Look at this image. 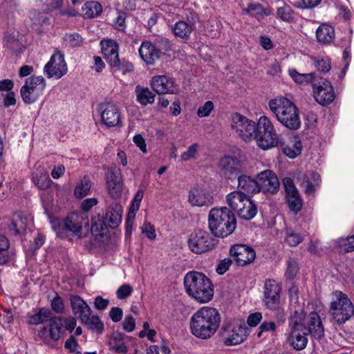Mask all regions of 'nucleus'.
Listing matches in <instances>:
<instances>
[{
	"instance_id": "nucleus-55",
	"label": "nucleus",
	"mask_w": 354,
	"mask_h": 354,
	"mask_svg": "<svg viewBox=\"0 0 354 354\" xmlns=\"http://www.w3.org/2000/svg\"><path fill=\"white\" fill-rule=\"evenodd\" d=\"M303 241L302 236L297 233L290 232L287 233L286 236V243L292 247L297 245Z\"/></svg>"
},
{
	"instance_id": "nucleus-54",
	"label": "nucleus",
	"mask_w": 354,
	"mask_h": 354,
	"mask_svg": "<svg viewBox=\"0 0 354 354\" xmlns=\"http://www.w3.org/2000/svg\"><path fill=\"white\" fill-rule=\"evenodd\" d=\"M133 288L129 284L124 283L121 286L116 292V295L119 299H124L131 295Z\"/></svg>"
},
{
	"instance_id": "nucleus-48",
	"label": "nucleus",
	"mask_w": 354,
	"mask_h": 354,
	"mask_svg": "<svg viewBox=\"0 0 354 354\" xmlns=\"http://www.w3.org/2000/svg\"><path fill=\"white\" fill-rule=\"evenodd\" d=\"M282 184L286 192V196L299 192L291 178L284 177L282 180Z\"/></svg>"
},
{
	"instance_id": "nucleus-42",
	"label": "nucleus",
	"mask_w": 354,
	"mask_h": 354,
	"mask_svg": "<svg viewBox=\"0 0 354 354\" xmlns=\"http://www.w3.org/2000/svg\"><path fill=\"white\" fill-rule=\"evenodd\" d=\"M50 311L47 309L41 308L39 312L30 318V324H39L50 319Z\"/></svg>"
},
{
	"instance_id": "nucleus-4",
	"label": "nucleus",
	"mask_w": 354,
	"mask_h": 354,
	"mask_svg": "<svg viewBox=\"0 0 354 354\" xmlns=\"http://www.w3.org/2000/svg\"><path fill=\"white\" fill-rule=\"evenodd\" d=\"M186 292L200 303L209 302L213 298L214 289L210 279L203 273L189 272L184 277Z\"/></svg>"
},
{
	"instance_id": "nucleus-32",
	"label": "nucleus",
	"mask_w": 354,
	"mask_h": 354,
	"mask_svg": "<svg viewBox=\"0 0 354 354\" xmlns=\"http://www.w3.org/2000/svg\"><path fill=\"white\" fill-rule=\"evenodd\" d=\"M241 208V209H239L236 213L239 218L243 220L250 221L257 214V207L250 198L245 201Z\"/></svg>"
},
{
	"instance_id": "nucleus-11",
	"label": "nucleus",
	"mask_w": 354,
	"mask_h": 354,
	"mask_svg": "<svg viewBox=\"0 0 354 354\" xmlns=\"http://www.w3.org/2000/svg\"><path fill=\"white\" fill-rule=\"evenodd\" d=\"M46 88V81L42 76H31L27 78L20 93L25 104L35 103Z\"/></svg>"
},
{
	"instance_id": "nucleus-25",
	"label": "nucleus",
	"mask_w": 354,
	"mask_h": 354,
	"mask_svg": "<svg viewBox=\"0 0 354 354\" xmlns=\"http://www.w3.org/2000/svg\"><path fill=\"white\" fill-rule=\"evenodd\" d=\"M71 306L74 315L80 320H86V316L91 315V309L86 302L80 296H71L70 298Z\"/></svg>"
},
{
	"instance_id": "nucleus-23",
	"label": "nucleus",
	"mask_w": 354,
	"mask_h": 354,
	"mask_svg": "<svg viewBox=\"0 0 354 354\" xmlns=\"http://www.w3.org/2000/svg\"><path fill=\"white\" fill-rule=\"evenodd\" d=\"M188 201L193 206H209L213 204V196L205 189L194 187L189 192Z\"/></svg>"
},
{
	"instance_id": "nucleus-60",
	"label": "nucleus",
	"mask_w": 354,
	"mask_h": 354,
	"mask_svg": "<svg viewBox=\"0 0 354 354\" xmlns=\"http://www.w3.org/2000/svg\"><path fill=\"white\" fill-rule=\"evenodd\" d=\"M232 260L230 258H225L221 261L216 268V272L219 274H223L227 272L232 264Z\"/></svg>"
},
{
	"instance_id": "nucleus-21",
	"label": "nucleus",
	"mask_w": 354,
	"mask_h": 354,
	"mask_svg": "<svg viewBox=\"0 0 354 354\" xmlns=\"http://www.w3.org/2000/svg\"><path fill=\"white\" fill-rule=\"evenodd\" d=\"M106 184L110 196L114 199L119 198L123 190V182L119 169L111 168L108 171Z\"/></svg>"
},
{
	"instance_id": "nucleus-10",
	"label": "nucleus",
	"mask_w": 354,
	"mask_h": 354,
	"mask_svg": "<svg viewBox=\"0 0 354 354\" xmlns=\"http://www.w3.org/2000/svg\"><path fill=\"white\" fill-rule=\"evenodd\" d=\"M212 234L205 230L193 232L187 241L189 249L194 254H201L215 248L218 240Z\"/></svg>"
},
{
	"instance_id": "nucleus-26",
	"label": "nucleus",
	"mask_w": 354,
	"mask_h": 354,
	"mask_svg": "<svg viewBox=\"0 0 354 354\" xmlns=\"http://www.w3.org/2000/svg\"><path fill=\"white\" fill-rule=\"evenodd\" d=\"M101 46L102 53H103L106 62L110 64V66L115 64V61L118 62V59H119L118 44L112 39H107L102 40L101 41Z\"/></svg>"
},
{
	"instance_id": "nucleus-9",
	"label": "nucleus",
	"mask_w": 354,
	"mask_h": 354,
	"mask_svg": "<svg viewBox=\"0 0 354 354\" xmlns=\"http://www.w3.org/2000/svg\"><path fill=\"white\" fill-rule=\"evenodd\" d=\"M230 127L236 137L244 142H250L255 135L258 122H255L239 113H235L231 116Z\"/></svg>"
},
{
	"instance_id": "nucleus-14",
	"label": "nucleus",
	"mask_w": 354,
	"mask_h": 354,
	"mask_svg": "<svg viewBox=\"0 0 354 354\" xmlns=\"http://www.w3.org/2000/svg\"><path fill=\"white\" fill-rule=\"evenodd\" d=\"M101 122L108 127L120 125L121 114L118 106L113 102L102 103L98 106Z\"/></svg>"
},
{
	"instance_id": "nucleus-22",
	"label": "nucleus",
	"mask_w": 354,
	"mask_h": 354,
	"mask_svg": "<svg viewBox=\"0 0 354 354\" xmlns=\"http://www.w3.org/2000/svg\"><path fill=\"white\" fill-rule=\"evenodd\" d=\"M220 171L228 179L236 178L241 172L240 161L231 156H225L219 161Z\"/></svg>"
},
{
	"instance_id": "nucleus-33",
	"label": "nucleus",
	"mask_w": 354,
	"mask_h": 354,
	"mask_svg": "<svg viewBox=\"0 0 354 354\" xmlns=\"http://www.w3.org/2000/svg\"><path fill=\"white\" fill-rule=\"evenodd\" d=\"M137 101L142 105L154 102L155 95L147 87L137 86L135 89Z\"/></svg>"
},
{
	"instance_id": "nucleus-39",
	"label": "nucleus",
	"mask_w": 354,
	"mask_h": 354,
	"mask_svg": "<svg viewBox=\"0 0 354 354\" xmlns=\"http://www.w3.org/2000/svg\"><path fill=\"white\" fill-rule=\"evenodd\" d=\"M286 197L290 210L297 213L301 209L303 201L299 192L287 195Z\"/></svg>"
},
{
	"instance_id": "nucleus-62",
	"label": "nucleus",
	"mask_w": 354,
	"mask_h": 354,
	"mask_svg": "<svg viewBox=\"0 0 354 354\" xmlns=\"http://www.w3.org/2000/svg\"><path fill=\"white\" fill-rule=\"evenodd\" d=\"M262 319V315L261 313L256 312L250 314L248 317L247 322L248 325L251 327H254L257 326Z\"/></svg>"
},
{
	"instance_id": "nucleus-50",
	"label": "nucleus",
	"mask_w": 354,
	"mask_h": 354,
	"mask_svg": "<svg viewBox=\"0 0 354 354\" xmlns=\"http://www.w3.org/2000/svg\"><path fill=\"white\" fill-rule=\"evenodd\" d=\"M298 272V265L296 261L290 259L288 262V267L286 272V277L287 279L292 280L297 275Z\"/></svg>"
},
{
	"instance_id": "nucleus-34",
	"label": "nucleus",
	"mask_w": 354,
	"mask_h": 354,
	"mask_svg": "<svg viewBox=\"0 0 354 354\" xmlns=\"http://www.w3.org/2000/svg\"><path fill=\"white\" fill-rule=\"evenodd\" d=\"M172 30L175 36L182 39H188L193 30V26L188 22L178 21L172 27Z\"/></svg>"
},
{
	"instance_id": "nucleus-57",
	"label": "nucleus",
	"mask_w": 354,
	"mask_h": 354,
	"mask_svg": "<svg viewBox=\"0 0 354 354\" xmlns=\"http://www.w3.org/2000/svg\"><path fill=\"white\" fill-rule=\"evenodd\" d=\"M51 307L53 310L57 313H61L64 310L63 301L57 293L51 301Z\"/></svg>"
},
{
	"instance_id": "nucleus-43",
	"label": "nucleus",
	"mask_w": 354,
	"mask_h": 354,
	"mask_svg": "<svg viewBox=\"0 0 354 354\" xmlns=\"http://www.w3.org/2000/svg\"><path fill=\"white\" fill-rule=\"evenodd\" d=\"M8 240L5 236L0 234V264H5L8 261Z\"/></svg>"
},
{
	"instance_id": "nucleus-20",
	"label": "nucleus",
	"mask_w": 354,
	"mask_h": 354,
	"mask_svg": "<svg viewBox=\"0 0 354 354\" xmlns=\"http://www.w3.org/2000/svg\"><path fill=\"white\" fill-rule=\"evenodd\" d=\"M153 90L158 94H174L178 91L174 80L167 75H156L151 81Z\"/></svg>"
},
{
	"instance_id": "nucleus-61",
	"label": "nucleus",
	"mask_w": 354,
	"mask_h": 354,
	"mask_svg": "<svg viewBox=\"0 0 354 354\" xmlns=\"http://www.w3.org/2000/svg\"><path fill=\"white\" fill-rule=\"evenodd\" d=\"M125 19L126 14L123 12H119L115 19V28L120 31H124L125 29Z\"/></svg>"
},
{
	"instance_id": "nucleus-5",
	"label": "nucleus",
	"mask_w": 354,
	"mask_h": 354,
	"mask_svg": "<svg viewBox=\"0 0 354 354\" xmlns=\"http://www.w3.org/2000/svg\"><path fill=\"white\" fill-rule=\"evenodd\" d=\"M208 224L209 230L214 236L224 238L235 230L236 218L227 207H214L209 213Z\"/></svg>"
},
{
	"instance_id": "nucleus-1",
	"label": "nucleus",
	"mask_w": 354,
	"mask_h": 354,
	"mask_svg": "<svg viewBox=\"0 0 354 354\" xmlns=\"http://www.w3.org/2000/svg\"><path fill=\"white\" fill-rule=\"evenodd\" d=\"M290 327V341L297 351L304 349L308 343L307 335H311L320 339L324 335V329L319 315L311 312L308 316L302 310H295L289 320Z\"/></svg>"
},
{
	"instance_id": "nucleus-30",
	"label": "nucleus",
	"mask_w": 354,
	"mask_h": 354,
	"mask_svg": "<svg viewBox=\"0 0 354 354\" xmlns=\"http://www.w3.org/2000/svg\"><path fill=\"white\" fill-rule=\"evenodd\" d=\"M279 145L281 146L283 153L290 158L297 157L301 153L302 150L301 142L297 137L290 138L287 144L280 142Z\"/></svg>"
},
{
	"instance_id": "nucleus-18",
	"label": "nucleus",
	"mask_w": 354,
	"mask_h": 354,
	"mask_svg": "<svg viewBox=\"0 0 354 354\" xmlns=\"http://www.w3.org/2000/svg\"><path fill=\"white\" fill-rule=\"evenodd\" d=\"M313 96L315 101L322 106L330 104L335 99V92L331 83L322 80L313 86Z\"/></svg>"
},
{
	"instance_id": "nucleus-6",
	"label": "nucleus",
	"mask_w": 354,
	"mask_h": 354,
	"mask_svg": "<svg viewBox=\"0 0 354 354\" xmlns=\"http://www.w3.org/2000/svg\"><path fill=\"white\" fill-rule=\"evenodd\" d=\"M263 150L277 147L280 144L278 135L270 120L265 115L258 120V128L253 136L252 141Z\"/></svg>"
},
{
	"instance_id": "nucleus-41",
	"label": "nucleus",
	"mask_w": 354,
	"mask_h": 354,
	"mask_svg": "<svg viewBox=\"0 0 354 354\" xmlns=\"http://www.w3.org/2000/svg\"><path fill=\"white\" fill-rule=\"evenodd\" d=\"M243 12L252 17L260 19L268 13L262 8L260 4L250 3L247 8L243 10Z\"/></svg>"
},
{
	"instance_id": "nucleus-46",
	"label": "nucleus",
	"mask_w": 354,
	"mask_h": 354,
	"mask_svg": "<svg viewBox=\"0 0 354 354\" xmlns=\"http://www.w3.org/2000/svg\"><path fill=\"white\" fill-rule=\"evenodd\" d=\"M314 64L317 69L321 73H327L331 68L330 61L328 57L315 59Z\"/></svg>"
},
{
	"instance_id": "nucleus-40",
	"label": "nucleus",
	"mask_w": 354,
	"mask_h": 354,
	"mask_svg": "<svg viewBox=\"0 0 354 354\" xmlns=\"http://www.w3.org/2000/svg\"><path fill=\"white\" fill-rule=\"evenodd\" d=\"M106 220L104 217H94L91 221V230L95 236L102 235L103 231L107 228Z\"/></svg>"
},
{
	"instance_id": "nucleus-58",
	"label": "nucleus",
	"mask_w": 354,
	"mask_h": 354,
	"mask_svg": "<svg viewBox=\"0 0 354 354\" xmlns=\"http://www.w3.org/2000/svg\"><path fill=\"white\" fill-rule=\"evenodd\" d=\"M123 329L128 332H132L135 329L136 322L134 318L131 315H127L125 317L122 322Z\"/></svg>"
},
{
	"instance_id": "nucleus-13",
	"label": "nucleus",
	"mask_w": 354,
	"mask_h": 354,
	"mask_svg": "<svg viewBox=\"0 0 354 354\" xmlns=\"http://www.w3.org/2000/svg\"><path fill=\"white\" fill-rule=\"evenodd\" d=\"M68 71L64 56L60 52L54 53L44 68V72L48 78L59 79Z\"/></svg>"
},
{
	"instance_id": "nucleus-17",
	"label": "nucleus",
	"mask_w": 354,
	"mask_h": 354,
	"mask_svg": "<svg viewBox=\"0 0 354 354\" xmlns=\"http://www.w3.org/2000/svg\"><path fill=\"white\" fill-rule=\"evenodd\" d=\"M62 332H64V318L55 317L50 319L48 326L42 327L39 332V335L45 344H49V338L53 341H57Z\"/></svg>"
},
{
	"instance_id": "nucleus-3",
	"label": "nucleus",
	"mask_w": 354,
	"mask_h": 354,
	"mask_svg": "<svg viewBox=\"0 0 354 354\" xmlns=\"http://www.w3.org/2000/svg\"><path fill=\"white\" fill-rule=\"evenodd\" d=\"M271 112L277 120L290 130H297L301 127L299 110L289 99L277 97L268 102Z\"/></svg>"
},
{
	"instance_id": "nucleus-47",
	"label": "nucleus",
	"mask_w": 354,
	"mask_h": 354,
	"mask_svg": "<svg viewBox=\"0 0 354 354\" xmlns=\"http://www.w3.org/2000/svg\"><path fill=\"white\" fill-rule=\"evenodd\" d=\"M198 149L197 143L190 145L187 150L181 155V160L183 161H188L192 159H195Z\"/></svg>"
},
{
	"instance_id": "nucleus-27",
	"label": "nucleus",
	"mask_w": 354,
	"mask_h": 354,
	"mask_svg": "<svg viewBox=\"0 0 354 354\" xmlns=\"http://www.w3.org/2000/svg\"><path fill=\"white\" fill-rule=\"evenodd\" d=\"M122 205L114 202L109 205L106 212L104 219L112 228L117 227L122 221Z\"/></svg>"
},
{
	"instance_id": "nucleus-44",
	"label": "nucleus",
	"mask_w": 354,
	"mask_h": 354,
	"mask_svg": "<svg viewBox=\"0 0 354 354\" xmlns=\"http://www.w3.org/2000/svg\"><path fill=\"white\" fill-rule=\"evenodd\" d=\"M34 183L41 189H46L51 185V180L46 174H41L39 176L35 175L32 177Z\"/></svg>"
},
{
	"instance_id": "nucleus-52",
	"label": "nucleus",
	"mask_w": 354,
	"mask_h": 354,
	"mask_svg": "<svg viewBox=\"0 0 354 354\" xmlns=\"http://www.w3.org/2000/svg\"><path fill=\"white\" fill-rule=\"evenodd\" d=\"M277 16L283 21H289L292 18V10L289 6H284L277 9Z\"/></svg>"
},
{
	"instance_id": "nucleus-37",
	"label": "nucleus",
	"mask_w": 354,
	"mask_h": 354,
	"mask_svg": "<svg viewBox=\"0 0 354 354\" xmlns=\"http://www.w3.org/2000/svg\"><path fill=\"white\" fill-rule=\"evenodd\" d=\"M91 187V180L88 178L84 177L77 183L74 191V195L76 198H82L88 194Z\"/></svg>"
},
{
	"instance_id": "nucleus-12",
	"label": "nucleus",
	"mask_w": 354,
	"mask_h": 354,
	"mask_svg": "<svg viewBox=\"0 0 354 354\" xmlns=\"http://www.w3.org/2000/svg\"><path fill=\"white\" fill-rule=\"evenodd\" d=\"M88 226V219L84 214L72 212L64 221L62 228L66 236L76 239L82 235L83 226Z\"/></svg>"
},
{
	"instance_id": "nucleus-45",
	"label": "nucleus",
	"mask_w": 354,
	"mask_h": 354,
	"mask_svg": "<svg viewBox=\"0 0 354 354\" xmlns=\"http://www.w3.org/2000/svg\"><path fill=\"white\" fill-rule=\"evenodd\" d=\"M289 74L296 82L299 84L308 82L314 78L313 73L301 74L295 69L289 70Z\"/></svg>"
},
{
	"instance_id": "nucleus-24",
	"label": "nucleus",
	"mask_w": 354,
	"mask_h": 354,
	"mask_svg": "<svg viewBox=\"0 0 354 354\" xmlns=\"http://www.w3.org/2000/svg\"><path fill=\"white\" fill-rule=\"evenodd\" d=\"M139 54L147 64L153 65L160 57V50L151 42L145 41L139 48Z\"/></svg>"
},
{
	"instance_id": "nucleus-56",
	"label": "nucleus",
	"mask_w": 354,
	"mask_h": 354,
	"mask_svg": "<svg viewBox=\"0 0 354 354\" xmlns=\"http://www.w3.org/2000/svg\"><path fill=\"white\" fill-rule=\"evenodd\" d=\"M276 329V324L274 322H264L259 328L257 337H260L263 332L274 331Z\"/></svg>"
},
{
	"instance_id": "nucleus-8",
	"label": "nucleus",
	"mask_w": 354,
	"mask_h": 354,
	"mask_svg": "<svg viewBox=\"0 0 354 354\" xmlns=\"http://www.w3.org/2000/svg\"><path fill=\"white\" fill-rule=\"evenodd\" d=\"M281 288L274 279H267L264 284L263 302L266 307L276 313L279 319H284L285 313L281 306L280 292Z\"/></svg>"
},
{
	"instance_id": "nucleus-49",
	"label": "nucleus",
	"mask_w": 354,
	"mask_h": 354,
	"mask_svg": "<svg viewBox=\"0 0 354 354\" xmlns=\"http://www.w3.org/2000/svg\"><path fill=\"white\" fill-rule=\"evenodd\" d=\"M214 109V104L212 101H207L203 106H200L197 111V115L200 118H205L209 115Z\"/></svg>"
},
{
	"instance_id": "nucleus-2",
	"label": "nucleus",
	"mask_w": 354,
	"mask_h": 354,
	"mask_svg": "<svg viewBox=\"0 0 354 354\" xmlns=\"http://www.w3.org/2000/svg\"><path fill=\"white\" fill-rule=\"evenodd\" d=\"M221 324V315L214 308L203 307L190 318L189 328L197 338L207 339L212 337Z\"/></svg>"
},
{
	"instance_id": "nucleus-38",
	"label": "nucleus",
	"mask_w": 354,
	"mask_h": 354,
	"mask_svg": "<svg viewBox=\"0 0 354 354\" xmlns=\"http://www.w3.org/2000/svg\"><path fill=\"white\" fill-rule=\"evenodd\" d=\"M86 320H82L81 322L86 325L89 329L101 333L104 329V325L97 315H87Z\"/></svg>"
},
{
	"instance_id": "nucleus-63",
	"label": "nucleus",
	"mask_w": 354,
	"mask_h": 354,
	"mask_svg": "<svg viewBox=\"0 0 354 354\" xmlns=\"http://www.w3.org/2000/svg\"><path fill=\"white\" fill-rule=\"evenodd\" d=\"M109 304L108 299L102 298L101 296H97L94 301V307L100 310L106 309Z\"/></svg>"
},
{
	"instance_id": "nucleus-19",
	"label": "nucleus",
	"mask_w": 354,
	"mask_h": 354,
	"mask_svg": "<svg viewBox=\"0 0 354 354\" xmlns=\"http://www.w3.org/2000/svg\"><path fill=\"white\" fill-rule=\"evenodd\" d=\"M230 253L238 266H244L254 261V250L244 244H236L231 247Z\"/></svg>"
},
{
	"instance_id": "nucleus-35",
	"label": "nucleus",
	"mask_w": 354,
	"mask_h": 354,
	"mask_svg": "<svg viewBox=\"0 0 354 354\" xmlns=\"http://www.w3.org/2000/svg\"><path fill=\"white\" fill-rule=\"evenodd\" d=\"M84 17L92 19L98 17L102 12L101 4L97 1H88L82 6Z\"/></svg>"
},
{
	"instance_id": "nucleus-51",
	"label": "nucleus",
	"mask_w": 354,
	"mask_h": 354,
	"mask_svg": "<svg viewBox=\"0 0 354 354\" xmlns=\"http://www.w3.org/2000/svg\"><path fill=\"white\" fill-rule=\"evenodd\" d=\"M115 64H112L111 66L112 68H115L116 70L122 71V73L131 72L133 70V65L128 62L118 59V62L115 61Z\"/></svg>"
},
{
	"instance_id": "nucleus-59",
	"label": "nucleus",
	"mask_w": 354,
	"mask_h": 354,
	"mask_svg": "<svg viewBox=\"0 0 354 354\" xmlns=\"http://www.w3.org/2000/svg\"><path fill=\"white\" fill-rule=\"evenodd\" d=\"M142 232L145 234L146 236L151 240L155 239L156 234L154 227L149 223H145L141 227Z\"/></svg>"
},
{
	"instance_id": "nucleus-53",
	"label": "nucleus",
	"mask_w": 354,
	"mask_h": 354,
	"mask_svg": "<svg viewBox=\"0 0 354 354\" xmlns=\"http://www.w3.org/2000/svg\"><path fill=\"white\" fill-rule=\"evenodd\" d=\"M64 39L73 47L80 46L83 42L82 37L77 33L66 34Z\"/></svg>"
},
{
	"instance_id": "nucleus-7",
	"label": "nucleus",
	"mask_w": 354,
	"mask_h": 354,
	"mask_svg": "<svg viewBox=\"0 0 354 354\" xmlns=\"http://www.w3.org/2000/svg\"><path fill=\"white\" fill-rule=\"evenodd\" d=\"M334 297L330 310L333 319L340 325L354 315V306L348 297L342 291H335Z\"/></svg>"
},
{
	"instance_id": "nucleus-15",
	"label": "nucleus",
	"mask_w": 354,
	"mask_h": 354,
	"mask_svg": "<svg viewBox=\"0 0 354 354\" xmlns=\"http://www.w3.org/2000/svg\"><path fill=\"white\" fill-rule=\"evenodd\" d=\"M259 193L276 194L279 189V180L277 176L271 170L266 169L257 174Z\"/></svg>"
},
{
	"instance_id": "nucleus-64",
	"label": "nucleus",
	"mask_w": 354,
	"mask_h": 354,
	"mask_svg": "<svg viewBox=\"0 0 354 354\" xmlns=\"http://www.w3.org/2000/svg\"><path fill=\"white\" fill-rule=\"evenodd\" d=\"M122 310L118 307H113L109 311V316L113 322H118L122 318Z\"/></svg>"
},
{
	"instance_id": "nucleus-29",
	"label": "nucleus",
	"mask_w": 354,
	"mask_h": 354,
	"mask_svg": "<svg viewBox=\"0 0 354 354\" xmlns=\"http://www.w3.org/2000/svg\"><path fill=\"white\" fill-rule=\"evenodd\" d=\"M334 28L328 24H322L316 30L317 41L323 45L330 44L335 39Z\"/></svg>"
},
{
	"instance_id": "nucleus-16",
	"label": "nucleus",
	"mask_w": 354,
	"mask_h": 354,
	"mask_svg": "<svg viewBox=\"0 0 354 354\" xmlns=\"http://www.w3.org/2000/svg\"><path fill=\"white\" fill-rule=\"evenodd\" d=\"M245 328L241 326H223L221 336L226 346H232L241 344L246 338Z\"/></svg>"
},
{
	"instance_id": "nucleus-31",
	"label": "nucleus",
	"mask_w": 354,
	"mask_h": 354,
	"mask_svg": "<svg viewBox=\"0 0 354 354\" xmlns=\"http://www.w3.org/2000/svg\"><path fill=\"white\" fill-rule=\"evenodd\" d=\"M249 198L241 191H234L226 196V201L230 208L237 212L239 209H241V206L245 203V201Z\"/></svg>"
},
{
	"instance_id": "nucleus-28",
	"label": "nucleus",
	"mask_w": 354,
	"mask_h": 354,
	"mask_svg": "<svg viewBox=\"0 0 354 354\" xmlns=\"http://www.w3.org/2000/svg\"><path fill=\"white\" fill-rule=\"evenodd\" d=\"M238 189L248 195H254L259 193L257 179L254 180L247 175H241L238 177Z\"/></svg>"
},
{
	"instance_id": "nucleus-36",
	"label": "nucleus",
	"mask_w": 354,
	"mask_h": 354,
	"mask_svg": "<svg viewBox=\"0 0 354 354\" xmlns=\"http://www.w3.org/2000/svg\"><path fill=\"white\" fill-rule=\"evenodd\" d=\"M110 349L118 354H127L128 348L121 333H115L109 342Z\"/></svg>"
}]
</instances>
